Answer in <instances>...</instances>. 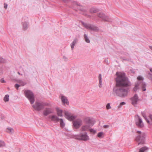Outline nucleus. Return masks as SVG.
Wrapping results in <instances>:
<instances>
[{"label": "nucleus", "instance_id": "79ce46f5", "mask_svg": "<svg viewBox=\"0 0 152 152\" xmlns=\"http://www.w3.org/2000/svg\"><path fill=\"white\" fill-rule=\"evenodd\" d=\"M137 133L139 134V135H141V134H142V133H141V132L139 131H137Z\"/></svg>", "mask_w": 152, "mask_h": 152}, {"label": "nucleus", "instance_id": "c85d7f7f", "mask_svg": "<svg viewBox=\"0 0 152 152\" xmlns=\"http://www.w3.org/2000/svg\"><path fill=\"white\" fill-rule=\"evenodd\" d=\"M90 11L91 13H95L97 12L98 10L97 9L93 8L91 9Z\"/></svg>", "mask_w": 152, "mask_h": 152}, {"label": "nucleus", "instance_id": "4be33fe9", "mask_svg": "<svg viewBox=\"0 0 152 152\" xmlns=\"http://www.w3.org/2000/svg\"><path fill=\"white\" fill-rule=\"evenodd\" d=\"M57 114L58 116L60 117L62 116V110L58 109H57Z\"/></svg>", "mask_w": 152, "mask_h": 152}, {"label": "nucleus", "instance_id": "de8ad7c7", "mask_svg": "<svg viewBox=\"0 0 152 152\" xmlns=\"http://www.w3.org/2000/svg\"><path fill=\"white\" fill-rule=\"evenodd\" d=\"M150 70L151 72H152V68H151L150 69Z\"/></svg>", "mask_w": 152, "mask_h": 152}, {"label": "nucleus", "instance_id": "6ab92c4d", "mask_svg": "<svg viewBox=\"0 0 152 152\" xmlns=\"http://www.w3.org/2000/svg\"><path fill=\"white\" fill-rule=\"evenodd\" d=\"M99 86L100 88L102 87V75L101 74H99Z\"/></svg>", "mask_w": 152, "mask_h": 152}, {"label": "nucleus", "instance_id": "9d476101", "mask_svg": "<svg viewBox=\"0 0 152 152\" xmlns=\"http://www.w3.org/2000/svg\"><path fill=\"white\" fill-rule=\"evenodd\" d=\"M139 100L138 97L136 94H135L131 99L132 104L135 107L136 106Z\"/></svg>", "mask_w": 152, "mask_h": 152}, {"label": "nucleus", "instance_id": "37998d69", "mask_svg": "<svg viewBox=\"0 0 152 152\" xmlns=\"http://www.w3.org/2000/svg\"><path fill=\"white\" fill-rule=\"evenodd\" d=\"M74 4L77 6H80V5L79 4H78L76 2H75Z\"/></svg>", "mask_w": 152, "mask_h": 152}, {"label": "nucleus", "instance_id": "aec40b11", "mask_svg": "<svg viewBox=\"0 0 152 152\" xmlns=\"http://www.w3.org/2000/svg\"><path fill=\"white\" fill-rule=\"evenodd\" d=\"M7 132L11 134L14 133V131L13 128L11 127H8L7 129Z\"/></svg>", "mask_w": 152, "mask_h": 152}, {"label": "nucleus", "instance_id": "49530a36", "mask_svg": "<svg viewBox=\"0 0 152 152\" xmlns=\"http://www.w3.org/2000/svg\"><path fill=\"white\" fill-rule=\"evenodd\" d=\"M61 0L65 2H68V0Z\"/></svg>", "mask_w": 152, "mask_h": 152}, {"label": "nucleus", "instance_id": "1a4fd4ad", "mask_svg": "<svg viewBox=\"0 0 152 152\" xmlns=\"http://www.w3.org/2000/svg\"><path fill=\"white\" fill-rule=\"evenodd\" d=\"M82 124V121L80 119H78L73 121V127L76 129H78Z\"/></svg>", "mask_w": 152, "mask_h": 152}, {"label": "nucleus", "instance_id": "8fccbe9b", "mask_svg": "<svg viewBox=\"0 0 152 152\" xmlns=\"http://www.w3.org/2000/svg\"><path fill=\"white\" fill-rule=\"evenodd\" d=\"M150 48L152 50V46H149Z\"/></svg>", "mask_w": 152, "mask_h": 152}, {"label": "nucleus", "instance_id": "0eeeda50", "mask_svg": "<svg viewBox=\"0 0 152 152\" xmlns=\"http://www.w3.org/2000/svg\"><path fill=\"white\" fill-rule=\"evenodd\" d=\"M82 23L83 25L87 29L90 30L92 31H97L99 29L98 27L95 26L90 24H88L83 22H82Z\"/></svg>", "mask_w": 152, "mask_h": 152}, {"label": "nucleus", "instance_id": "a18cd8bd", "mask_svg": "<svg viewBox=\"0 0 152 152\" xmlns=\"http://www.w3.org/2000/svg\"><path fill=\"white\" fill-rule=\"evenodd\" d=\"M7 4H5L4 6V8L5 9H7Z\"/></svg>", "mask_w": 152, "mask_h": 152}, {"label": "nucleus", "instance_id": "58836bf2", "mask_svg": "<svg viewBox=\"0 0 152 152\" xmlns=\"http://www.w3.org/2000/svg\"><path fill=\"white\" fill-rule=\"evenodd\" d=\"M63 59L65 61H67L68 60L67 58L65 56H63Z\"/></svg>", "mask_w": 152, "mask_h": 152}, {"label": "nucleus", "instance_id": "f704fd0d", "mask_svg": "<svg viewBox=\"0 0 152 152\" xmlns=\"http://www.w3.org/2000/svg\"><path fill=\"white\" fill-rule=\"evenodd\" d=\"M125 104H126V103L125 102H122L120 103V105L118 106V107H121V106L122 105H124Z\"/></svg>", "mask_w": 152, "mask_h": 152}, {"label": "nucleus", "instance_id": "6e6552de", "mask_svg": "<svg viewBox=\"0 0 152 152\" xmlns=\"http://www.w3.org/2000/svg\"><path fill=\"white\" fill-rule=\"evenodd\" d=\"M99 17L101 18L102 20L106 22L111 21V19L109 17L105 15L102 12L99 13L98 14Z\"/></svg>", "mask_w": 152, "mask_h": 152}, {"label": "nucleus", "instance_id": "f3484780", "mask_svg": "<svg viewBox=\"0 0 152 152\" xmlns=\"http://www.w3.org/2000/svg\"><path fill=\"white\" fill-rule=\"evenodd\" d=\"M77 41V39H75L70 44V46L71 47L72 50H73L74 49V47Z\"/></svg>", "mask_w": 152, "mask_h": 152}, {"label": "nucleus", "instance_id": "4c0bfd02", "mask_svg": "<svg viewBox=\"0 0 152 152\" xmlns=\"http://www.w3.org/2000/svg\"><path fill=\"white\" fill-rule=\"evenodd\" d=\"M20 86V85L18 84H15V87L17 89H18L19 87Z\"/></svg>", "mask_w": 152, "mask_h": 152}, {"label": "nucleus", "instance_id": "cd10ccee", "mask_svg": "<svg viewBox=\"0 0 152 152\" xmlns=\"http://www.w3.org/2000/svg\"><path fill=\"white\" fill-rule=\"evenodd\" d=\"M9 100V95L8 94L5 95L4 98V101L5 102H8Z\"/></svg>", "mask_w": 152, "mask_h": 152}, {"label": "nucleus", "instance_id": "2eb2a0df", "mask_svg": "<svg viewBox=\"0 0 152 152\" xmlns=\"http://www.w3.org/2000/svg\"><path fill=\"white\" fill-rule=\"evenodd\" d=\"M61 99L62 102L64 104H67L68 101L67 98L62 95H61Z\"/></svg>", "mask_w": 152, "mask_h": 152}, {"label": "nucleus", "instance_id": "9b49d317", "mask_svg": "<svg viewBox=\"0 0 152 152\" xmlns=\"http://www.w3.org/2000/svg\"><path fill=\"white\" fill-rule=\"evenodd\" d=\"M85 122L86 124L91 127L94 124L95 120L93 118H88L86 119Z\"/></svg>", "mask_w": 152, "mask_h": 152}, {"label": "nucleus", "instance_id": "f03ea898", "mask_svg": "<svg viewBox=\"0 0 152 152\" xmlns=\"http://www.w3.org/2000/svg\"><path fill=\"white\" fill-rule=\"evenodd\" d=\"M74 138L77 140L86 141L89 140V138L86 132L84 133H80V134L74 136Z\"/></svg>", "mask_w": 152, "mask_h": 152}, {"label": "nucleus", "instance_id": "c03bdc74", "mask_svg": "<svg viewBox=\"0 0 152 152\" xmlns=\"http://www.w3.org/2000/svg\"><path fill=\"white\" fill-rule=\"evenodd\" d=\"M103 127L104 128H108L109 127V126L108 125H104Z\"/></svg>", "mask_w": 152, "mask_h": 152}, {"label": "nucleus", "instance_id": "09e8293b", "mask_svg": "<svg viewBox=\"0 0 152 152\" xmlns=\"http://www.w3.org/2000/svg\"><path fill=\"white\" fill-rule=\"evenodd\" d=\"M18 73L19 75H22V74H21L19 72H18Z\"/></svg>", "mask_w": 152, "mask_h": 152}, {"label": "nucleus", "instance_id": "2f4dec72", "mask_svg": "<svg viewBox=\"0 0 152 152\" xmlns=\"http://www.w3.org/2000/svg\"><path fill=\"white\" fill-rule=\"evenodd\" d=\"M137 79L139 80H144V78L142 77L139 76L137 77Z\"/></svg>", "mask_w": 152, "mask_h": 152}, {"label": "nucleus", "instance_id": "a19ab883", "mask_svg": "<svg viewBox=\"0 0 152 152\" xmlns=\"http://www.w3.org/2000/svg\"><path fill=\"white\" fill-rule=\"evenodd\" d=\"M1 82L2 83H4L5 82V81L3 79H1Z\"/></svg>", "mask_w": 152, "mask_h": 152}, {"label": "nucleus", "instance_id": "f257e3e1", "mask_svg": "<svg viewBox=\"0 0 152 152\" xmlns=\"http://www.w3.org/2000/svg\"><path fill=\"white\" fill-rule=\"evenodd\" d=\"M116 75L117 76L116 80V83L115 86L113 89V94L115 95L121 97H125L128 94V90L123 87L130 86L131 83L126 77L124 73L117 72Z\"/></svg>", "mask_w": 152, "mask_h": 152}, {"label": "nucleus", "instance_id": "b1692460", "mask_svg": "<svg viewBox=\"0 0 152 152\" xmlns=\"http://www.w3.org/2000/svg\"><path fill=\"white\" fill-rule=\"evenodd\" d=\"M90 127L89 126L86 124V125L83 126L81 129L82 131H86Z\"/></svg>", "mask_w": 152, "mask_h": 152}, {"label": "nucleus", "instance_id": "4468645a", "mask_svg": "<svg viewBox=\"0 0 152 152\" xmlns=\"http://www.w3.org/2000/svg\"><path fill=\"white\" fill-rule=\"evenodd\" d=\"M43 114L45 116H47L49 114L53 113V111L50 108H46L43 112Z\"/></svg>", "mask_w": 152, "mask_h": 152}, {"label": "nucleus", "instance_id": "7c9ffc66", "mask_svg": "<svg viewBox=\"0 0 152 152\" xmlns=\"http://www.w3.org/2000/svg\"><path fill=\"white\" fill-rule=\"evenodd\" d=\"M103 134V132H100L98 133L97 134V137H98L101 138L102 137Z\"/></svg>", "mask_w": 152, "mask_h": 152}, {"label": "nucleus", "instance_id": "a878e982", "mask_svg": "<svg viewBox=\"0 0 152 152\" xmlns=\"http://www.w3.org/2000/svg\"><path fill=\"white\" fill-rule=\"evenodd\" d=\"M146 84L145 82H142V88L143 91H146Z\"/></svg>", "mask_w": 152, "mask_h": 152}, {"label": "nucleus", "instance_id": "39448f33", "mask_svg": "<svg viewBox=\"0 0 152 152\" xmlns=\"http://www.w3.org/2000/svg\"><path fill=\"white\" fill-rule=\"evenodd\" d=\"M145 134L142 133L141 135H137L136 138V140L138 142V145L143 144L145 143Z\"/></svg>", "mask_w": 152, "mask_h": 152}, {"label": "nucleus", "instance_id": "412c9836", "mask_svg": "<svg viewBox=\"0 0 152 152\" xmlns=\"http://www.w3.org/2000/svg\"><path fill=\"white\" fill-rule=\"evenodd\" d=\"M84 37L85 42L87 43H89L90 42V40L87 34H85Z\"/></svg>", "mask_w": 152, "mask_h": 152}, {"label": "nucleus", "instance_id": "5701e85b", "mask_svg": "<svg viewBox=\"0 0 152 152\" xmlns=\"http://www.w3.org/2000/svg\"><path fill=\"white\" fill-rule=\"evenodd\" d=\"M141 114L142 116L146 120L147 122L148 123H149L150 121L148 120V119L146 115L145 112H141Z\"/></svg>", "mask_w": 152, "mask_h": 152}, {"label": "nucleus", "instance_id": "a211bd4d", "mask_svg": "<svg viewBox=\"0 0 152 152\" xmlns=\"http://www.w3.org/2000/svg\"><path fill=\"white\" fill-rule=\"evenodd\" d=\"M23 28L25 29H26L28 27V22L27 21L23 22Z\"/></svg>", "mask_w": 152, "mask_h": 152}, {"label": "nucleus", "instance_id": "3c124183", "mask_svg": "<svg viewBox=\"0 0 152 152\" xmlns=\"http://www.w3.org/2000/svg\"><path fill=\"white\" fill-rule=\"evenodd\" d=\"M89 16V17H90V16L89 15H88V16Z\"/></svg>", "mask_w": 152, "mask_h": 152}, {"label": "nucleus", "instance_id": "ddd939ff", "mask_svg": "<svg viewBox=\"0 0 152 152\" xmlns=\"http://www.w3.org/2000/svg\"><path fill=\"white\" fill-rule=\"evenodd\" d=\"M49 118L51 119L52 121L55 123H57L59 121L60 119L56 115H50L49 116Z\"/></svg>", "mask_w": 152, "mask_h": 152}, {"label": "nucleus", "instance_id": "7ed1b4c3", "mask_svg": "<svg viewBox=\"0 0 152 152\" xmlns=\"http://www.w3.org/2000/svg\"><path fill=\"white\" fill-rule=\"evenodd\" d=\"M25 96L29 100L31 103L33 104L34 102V98L33 93L30 90H26L24 92Z\"/></svg>", "mask_w": 152, "mask_h": 152}, {"label": "nucleus", "instance_id": "ea45409f", "mask_svg": "<svg viewBox=\"0 0 152 152\" xmlns=\"http://www.w3.org/2000/svg\"><path fill=\"white\" fill-rule=\"evenodd\" d=\"M149 118L152 121V114H150L149 115Z\"/></svg>", "mask_w": 152, "mask_h": 152}, {"label": "nucleus", "instance_id": "f8f14e48", "mask_svg": "<svg viewBox=\"0 0 152 152\" xmlns=\"http://www.w3.org/2000/svg\"><path fill=\"white\" fill-rule=\"evenodd\" d=\"M64 112L66 118L69 121H72L76 118V116L71 115V114L67 111H65Z\"/></svg>", "mask_w": 152, "mask_h": 152}, {"label": "nucleus", "instance_id": "e433bc0d", "mask_svg": "<svg viewBox=\"0 0 152 152\" xmlns=\"http://www.w3.org/2000/svg\"><path fill=\"white\" fill-rule=\"evenodd\" d=\"M78 10H80L82 11L83 12H85L86 11V10L85 9L83 8H78Z\"/></svg>", "mask_w": 152, "mask_h": 152}, {"label": "nucleus", "instance_id": "c9c22d12", "mask_svg": "<svg viewBox=\"0 0 152 152\" xmlns=\"http://www.w3.org/2000/svg\"><path fill=\"white\" fill-rule=\"evenodd\" d=\"M106 108L107 109H109L111 108V107L110 106V104L109 103H108L106 105Z\"/></svg>", "mask_w": 152, "mask_h": 152}, {"label": "nucleus", "instance_id": "dca6fc26", "mask_svg": "<svg viewBox=\"0 0 152 152\" xmlns=\"http://www.w3.org/2000/svg\"><path fill=\"white\" fill-rule=\"evenodd\" d=\"M149 148L146 146H144L140 149L139 152H147Z\"/></svg>", "mask_w": 152, "mask_h": 152}, {"label": "nucleus", "instance_id": "473e14b6", "mask_svg": "<svg viewBox=\"0 0 152 152\" xmlns=\"http://www.w3.org/2000/svg\"><path fill=\"white\" fill-rule=\"evenodd\" d=\"M89 131L90 132L92 133L95 134L96 132V131L92 129H89Z\"/></svg>", "mask_w": 152, "mask_h": 152}, {"label": "nucleus", "instance_id": "c756f323", "mask_svg": "<svg viewBox=\"0 0 152 152\" xmlns=\"http://www.w3.org/2000/svg\"><path fill=\"white\" fill-rule=\"evenodd\" d=\"M5 144L3 141L0 140V147H2L5 146Z\"/></svg>", "mask_w": 152, "mask_h": 152}, {"label": "nucleus", "instance_id": "20e7f679", "mask_svg": "<svg viewBox=\"0 0 152 152\" xmlns=\"http://www.w3.org/2000/svg\"><path fill=\"white\" fill-rule=\"evenodd\" d=\"M47 105V104L43 102H36L35 105H32L33 107L36 110L40 111L44 108V106Z\"/></svg>", "mask_w": 152, "mask_h": 152}, {"label": "nucleus", "instance_id": "423d86ee", "mask_svg": "<svg viewBox=\"0 0 152 152\" xmlns=\"http://www.w3.org/2000/svg\"><path fill=\"white\" fill-rule=\"evenodd\" d=\"M135 122L137 126L139 128H142L144 124L141 118L138 115L135 116Z\"/></svg>", "mask_w": 152, "mask_h": 152}, {"label": "nucleus", "instance_id": "393cba45", "mask_svg": "<svg viewBox=\"0 0 152 152\" xmlns=\"http://www.w3.org/2000/svg\"><path fill=\"white\" fill-rule=\"evenodd\" d=\"M60 126L61 127L63 128L65 126V123L64 122L62 119H60Z\"/></svg>", "mask_w": 152, "mask_h": 152}, {"label": "nucleus", "instance_id": "bb28decb", "mask_svg": "<svg viewBox=\"0 0 152 152\" xmlns=\"http://www.w3.org/2000/svg\"><path fill=\"white\" fill-rule=\"evenodd\" d=\"M139 83H137L135 84V87L134 88V91H136L138 89H139Z\"/></svg>", "mask_w": 152, "mask_h": 152}, {"label": "nucleus", "instance_id": "72a5a7b5", "mask_svg": "<svg viewBox=\"0 0 152 152\" xmlns=\"http://www.w3.org/2000/svg\"><path fill=\"white\" fill-rule=\"evenodd\" d=\"M148 77L152 80V74L150 73L149 72L148 73Z\"/></svg>", "mask_w": 152, "mask_h": 152}]
</instances>
